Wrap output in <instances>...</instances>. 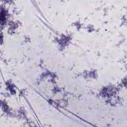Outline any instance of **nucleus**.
Listing matches in <instances>:
<instances>
[{
  "label": "nucleus",
  "mask_w": 127,
  "mask_h": 127,
  "mask_svg": "<svg viewBox=\"0 0 127 127\" xmlns=\"http://www.w3.org/2000/svg\"><path fill=\"white\" fill-rule=\"evenodd\" d=\"M119 91L120 89L117 88L115 86H111L109 88L103 87L99 95L103 100H105L106 104L110 103L111 106H116V104H120L121 102V98L117 95V93Z\"/></svg>",
  "instance_id": "f257e3e1"
},
{
  "label": "nucleus",
  "mask_w": 127,
  "mask_h": 127,
  "mask_svg": "<svg viewBox=\"0 0 127 127\" xmlns=\"http://www.w3.org/2000/svg\"><path fill=\"white\" fill-rule=\"evenodd\" d=\"M0 45L3 43V36L1 30L3 29V25H5L6 22L5 21V16L7 15L8 11L4 10L2 7L0 9Z\"/></svg>",
  "instance_id": "f03ea898"
},
{
  "label": "nucleus",
  "mask_w": 127,
  "mask_h": 127,
  "mask_svg": "<svg viewBox=\"0 0 127 127\" xmlns=\"http://www.w3.org/2000/svg\"><path fill=\"white\" fill-rule=\"evenodd\" d=\"M2 106V110L4 113H6L7 115H9L12 118L16 117V112L12 109V108H10L9 106L7 105V103L5 101L0 100V107Z\"/></svg>",
  "instance_id": "7ed1b4c3"
},
{
  "label": "nucleus",
  "mask_w": 127,
  "mask_h": 127,
  "mask_svg": "<svg viewBox=\"0 0 127 127\" xmlns=\"http://www.w3.org/2000/svg\"><path fill=\"white\" fill-rule=\"evenodd\" d=\"M70 40H72V38L69 36L66 37L63 34L61 35L60 40L58 39V38H56V41L58 42L60 47H65V45H67V43Z\"/></svg>",
  "instance_id": "20e7f679"
},
{
  "label": "nucleus",
  "mask_w": 127,
  "mask_h": 127,
  "mask_svg": "<svg viewBox=\"0 0 127 127\" xmlns=\"http://www.w3.org/2000/svg\"><path fill=\"white\" fill-rule=\"evenodd\" d=\"M5 85L6 86V87L5 89L7 91H10V93L11 95H14L16 94V91L15 90L13 89V88L15 87L13 84H10V82L9 80L7 81L6 82H5Z\"/></svg>",
  "instance_id": "39448f33"
},
{
  "label": "nucleus",
  "mask_w": 127,
  "mask_h": 127,
  "mask_svg": "<svg viewBox=\"0 0 127 127\" xmlns=\"http://www.w3.org/2000/svg\"><path fill=\"white\" fill-rule=\"evenodd\" d=\"M48 76H50L52 78H53L51 80H49V82H52V83H53L54 84H56V82L55 81V79L54 78H57L58 79V77H57V75L51 72H48L46 74H42V78H44V77H48Z\"/></svg>",
  "instance_id": "423d86ee"
},
{
  "label": "nucleus",
  "mask_w": 127,
  "mask_h": 127,
  "mask_svg": "<svg viewBox=\"0 0 127 127\" xmlns=\"http://www.w3.org/2000/svg\"><path fill=\"white\" fill-rule=\"evenodd\" d=\"M84 78V79H87L88 77H93V78H96V70L93 71L89 72V75L88 74L87 70H84L83 72Z\"/></svg>",
  "instance_id": "0eeeda50"
},
{
  "label": "nucleus",
  "mask_w": 127,
  "mask_h": 127,
  "mask_svg": "<svg viewBox=\"0 0 127 127\" xmlns=\"http://www.w3.org/2000/svg\"><path fill=\"white\" fill-rule=\"evenodd\" d=\"M18 113L19 115H17V117L19 116L20 118H21V115H22L24 116V118H26V116H25V110H24V107H20V109L18 111Z\"/></svg>",
  "instance_id": "6e6552de"
},
{
  "label": "nucleus",
  "mask_w": 127,
  "mask_h": 127,
  "mask_svg": "<svg viewBox=\"0 0 127 127\" xmlns=\"http://www.w3.org/2000/svg\"><path fill=\"white\" fill-rule=\"evenodd\" d=\"M47 102H48L49 104H50L52 106H53L55 108H57L58 109L59 107H60L59 104L57 103L52 99H49V100H47Z\"/></svg>",
  "instance_id": "1a4fd4ad"
},
{
  "label": "nucleus",
  "mask_w": 127,
  "mask_h": 127,
  "mask_svg": "<svg viewBox=\"0 0 127 127\" xmlns=\"http://www.w3.org/2000/svg\"><path fill=\"white\" fill-rule=\"evenodd\" d=\"M13 25H11V27H10L8 30V33L9 34H12V29H15L16 27L18 26L17 24L13 23Z\"/></svg>",
  "instance_id": "9d476101"
},
{
  "label": "nucleus",
  "mask_w": 127,
  "mask_h": 127,
  "mask_svg": "<svg viewBox=\"0 0 127 127\" xmlns=\"http://www.w3.org/2000/svg\"><path fill=\"white\" fill-rule=\"evenodd\" d=\"M53 94H55L56 93H59L61 92V89H60L59 88H58V86H55L54 87V89L52 90Z\"/></svg>",
  "instance_id": "9b49d317"
},
{
  "label": "nucleus",
  "mask_w": 127,
  "mask_h": 127,
  "mask_svg": "<svg viewBox=\"0 0 127 127\" xmlns=\"http://www.w3.org/2000/svg\"><path fill=\"white\" fill-rule=\"evenodd\" d=\"M88 29V32H92V31H94V26L90 25L87 27Z\"/></svg>",
  "instance_id": "f8f14e48"
},
{
  "label": "nucleus",
  "mask_w": 127,
  "mask_h": 127,
  "mask_svg": "<svg viewBox=\"0 0 127 127\" xmlns=\"http://www.w3.org/2000/svg\"><path fill=\"white\" fill-rule=\"evenodd\" d=\"M123 20H124V22L127 23V15L123 16Z\"/></svg>",
  "instance_id": "ddd939ff"
},
{
  "label": "nucleus",
  "mask_w": 127,
  "mask_h": 127,
  "mask_svg": "<svg viewBox=\"0 0 127 127\" xmlns=\"http://www.w3.org/2000/svg\"><path fill=\"white\" fill-rule=\"evenodd\" d=\"M75 25H76V26L77 27L78 30H79V29L81 28V25H80V24H79L78 23H75Z\"/></svg>",
  "instance_id": "4468645a"
},
{
  "label": "nucleus",
  "mask_w": 127,
  "mask_h": 127,
  "mask_svg": "<svg viewBox=\"0 0 127 127\" xmlns=\"http://www.w3.org/2000/svg\"><path fill=\"white\" fill-rule=\"evenodd\" d=\"M64 104V107H67V105H68V101H64L63 102Z\"/></svg>",
  "instance_id": "2eb2a0df"
},
{
  "label": "nucleus",
  "mask_w": 127,
  "mask_h": 127,
  "mask_svg": "<svg viewBox=\"0 0 127 127\" xmlns=\"http://www.w3.org/2000/svg\"><path fill=\"white\" fill-rule=\"evenodd\" d=\"M4 96H5V97H6V98H7V97H9V96H10V95L9 94V93H6L4 94Z\"/></svg>",
  "instance_id": "dca6fc26"
},
{
  "label": "nucleus",
  "mask_w": 127,
  "mask_h": 127,
  "mask_svg": "<svg viewBox=\"0 0 127 127\" xmlns=\"http://www.w3.org/2000/svg\"><path fill=\"white\" fill-rule=\"evenodd\" d=\"M5 2H9V0L10 1H12L13 0H4Z\"/></svg>",
  "instance_id": "f3484780"
},
{
  "label": "nucleus",
  "mask_w": 127,
  "mask_h": 127,
  "mask_svg": "<svg viewBox=\"0 0 127 127\" xmlns=\"http://www.w3.org/2000/svg\"><path fill=\"white\" fill-rule=\"evenodd\" d=\"M67 95H68V93H64V96H67Z\"/></svg>",
  "instance_id": "a211bd4d"
},
{
  "label": "nucleus",
  "mask_w": 127,
  "mask_h": 127,
  "mask_svg": "<svg viewBox=\"0 0 127 127\" xmlns=\"http://www.w3.org/2000/svg\"><path fill=\"white\" fill-rule=\"evenodd\" d=\"M20 95H22V92H21L20 93V94H19Z\"/></svg>",
  "instance_id": "6ab92c4d"
},
{
  "label": "nucleus",
  "mask_w": 127,
  "mask_h": 127,
  "mask_svg": "<svg viewBox=\"0 0 127 127\" xmlns=\"http://www.w3.org/2000/svg\"><path fill=\"white\" fill-rule=\"evenodd\" d=\"M39 84H40V82H38L37 85H39Z\"/></svg>",
  "instance_id": "aec40b11"
},
{
  "label": "nucleus",
  "mask_w": 127,
  "mask_h": 127,
  "mask_svg": "<svg viewBox=\"0 0 127 127\" xmlns=\"http://www.w3.org/2000/svg\"><path fill=\"white\" fill-rule=\"evenodd\" d=\"M29 40H30L29 39H28V41H29Z\"/></svg>",
  "instance_id": "412c9836"
}]
</instances>
